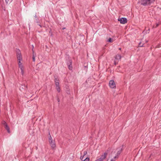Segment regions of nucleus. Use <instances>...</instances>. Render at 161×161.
<instances>
[{
  "label": "nucleus",
  "instance_id": "obj_2",
  "mask_svg": "<svg viewBox=\"0 0 161 161\" xmlns=\"http://www.w3.org/2000/svg\"><path fill=\"white\" fill-rule=\"evenodd\" d=\"M66 63L68 65V69L70 70H72V62L70 58H69L67 60Z\"/></svg>",
  "mask_w": 161,
  "mask_h": 161
},
{
  "label": "nucleus",
  "instance_id": "obj_3",
  "mask_svg": "<svg viewBox=\"0 0 161 161\" xmlns=\"http://www.w3.org/2000/svg\"><path fill=\"white\" fill-rule=\"evenodd\" d=\"M107 154L108 153H105L103 154L101 156L100 158L96 159L95 161H103L105 158Z\"/></svg>",
  "mask_w": 161,
  "mask_h": 161
},
{
  "label": "nucleus",
  "instance_id": "obj_7",
  "mask_svg": "<svg viewBox=\"0 0 161 161\" xmlns=\"http://www.w3.org/2000/svg\"><path fill=\"white\" fill-rule=\"evenodd\" d=\"M27 89V85H25L22 84L19 87V89L21 91H22L23 90H26Z\"/></svg>",
  "mask_w": 161,
  "mask_h": 161
},
{
  "label": "nucleus",
  "instance_id": "obj_23",
  "mask_svg": "<svg viewBox=\"0 0 161 161\" xmlns=\"http://www.w3.org/2000/svg\"><path fill=\"white\" fill-rule=\"evenodd\" d=\"M108 41L109 42H112V39L111 38H109Z\"/></svg>",
  "mask_w": 161,
  "mask_h": 161
},
{
  "label": "nucleus",
  "instance_id": "obj_21",
  "mask_svg": "<svg viewBox=\"0 0 161 161\" xmlns=\"http://www.w3.org/2000/svg\"><path fill=\"white\" fill-rule=\"evenodd\" d=\"M12 0H5V2L6 3H8L9 2H11Z\"/></svg>",
  "mask_w": 161,
  "mask_h": 161
},
{
  "label": "nucleus",
  "instance_id": "obj_32",
  "mask_svg": "<svg viewBox=\"0 0 161 161\" xmlns=\"http://www.w3.org/2000/svg\"><path fill=\"white\" fill-rule=\"evenodd\" d=\"M119 50H120L121 49V48H119Z\"/></svg>",
  "mask_w": 161,
  "mask_h": 161
},
{
  "label": "nucleus",
  "instance_id": "obj_33",
  "mask_svg": "<svg viewBox=\"0 0 161 161\" xmlns=\"http://www.w3.org/2000/svg\"><path fill=\"white\" fill-rule=\"evenodd\" d=\"M35 18H36V17H36V15H35Z\"/></svg>",
  "mask_w": 161,
  "mask_h": 161
},
{
  "label": "nucleus",
  "instance_id": "obj_25",
  "mask_svg": "<svg viewBox=\"0 0 161 161\" xmlns=\"http://www.w3.org/2000/svg\"><path fill=\"white\" fill-rule=\"evenodd\" d=\"M84 157V155H83V156H81L80 157V159L81 160H83V157Z\"/></svg>",
  "mask_w": 161,
  "mask_h": 161
},
{
  "label": "nucleus",
  "instance_id": "obj_28",
  "mask_svg": "<svg viewBox=\"0 0 161 161\" xmlns=\"http://www.w3.org/2000/svg\"><path fill=\"white\" fill-rule=\"evenodd\" d=\"M86 153H87V152H86V151H84V156L85 155H86Z\"/></svg>",
  "mask_w": 161,
  "mask_h": 161
},
{
  "label": "nucleus",
  "instance_id": "obj_14",
  "mask_svg": "<svg viewBox=\"0 0 161 161\" xmlns=\"http://www.w3.org/2000/svg\"><path fill=\"white\" fill-rule=\"evenodd\" d=\"M16 55H19V54H21V53L20 50L18 49H16Z\"/></svg>",
  "mask_w": 161,
  "mask_h": 161
},
{
  "label": "nucleus",
  "instance_id": "obj_29",
  "mask_svg": "<svg viewBox=\"0 0 161 161\" xmlns=\"http://www.w3.org/2000/svg\"><path fill=\"white\" fill-rule=\"evenodd\" d=\"M115 160L114 158L111 160L110 161H115Z\"/></svg>",
  "mask_w": 161,
  "mask_h": 161
},
{
  "label": "nucleus",
  "instance_id": "obj_17",
  "mask_svg": "<svg viewBox=\"0 0 161 161\" xmlns=\"http://www.w3.org/2000/svg\"><path fill=\"white\" fill-rule=\"evenodd\" d=\"M143 45H144V43H142V42H141L139 43V47H142L143 46Z\"/></svg>",
  "mask_w": 161,
  "mask_h": 161
},
{
  "label": "nucleus",
  "instance_id": "obj_31",
  "mask_svg": "<svg viewBox=\"0 0 161 161\" xmlns=\"http://www.w3.org/2000/svg\"><path fill=\"white\" fill-rule=\"evenodd\" d=\"M65 27H64V28H62V29L63 30H64V29H65Z\"/></svg>",
  "mask_w": 161,
  "mask_h": 161
},
{
  "label": "nucleus",
  "instance_id": "obj_36",
  "mask_svg": "<svg viewBox=\"0 0 161 161\" xmlns=\"http://www.w3.org/2000/svg\"><path fill=\"white\" fill-rule=\"evenodd\" d=\"M107 161H108V159L107 160Z\"/></svg>",
  "mask_w": 161,
  "mask_h": 161
},
{
  "label": "nucleus",
  "instance_id": "obj_10",
  "mask_svg": "<svg viewBox=\"0 0 161 161\" xmlns=\"http://www.w3.org/2000/svg\"><path fill=\"white\" fill-rule=\"evenodd\" d=\"M17 57L18 60H22V56L21 54L17 55Z\"/></svg>",
  "mask_w": 161,
  "mask_h": 161
},
{
  "label": "nucleus",
  "instance_id": "obj_11",
  "mask_svg": "<svg viewBox=\"0 0 161 161\" xmlns=\"http://www.w3.org/2000/svg\"><path fill=\"white\" fill-rule=\"evenodd\" d=\"M21 60H18V64L19 65V67L20 69L23 68V66L22 63L21 62Z\"/></svg>",
  "mask_w": 161,
  "mask_h": 161
},
{
  "label": "nucleus",
  "instance_id": "obj_9",
  "mask_svg": "<svg viewBox=\"0 0 161 161\" xmlns=\"http://www.w3.org/2000/svg\"><path fill=\"white\" fill-rule=\"evenodd\" d=\"M121 55L119 54H117L114 57L115 59L118 60V61L121 59Z\"/></svg>",
  "mask_w": 161,
  "mask_h": 161
},
{
  "label": "nucleus",
  "instance_id": "obj_6",
  "mask_svg": "<svg viewBox=\"0 0 161 161\" xmlns=\"http://www.w3.org/2000/svg\"><path fill=\"white\" fill-rule=\"evenodd\" d=\"M3 124L4 125L5 128V129L7 130L8 132V133H10V130L9 128V127L8 126L7 124L6 123L5 121H3Z\"/></svg>",
  "mask_w": 161,
  "mask_h": 161
},
{
  "label": "nucleus",
  "instance_id": "obj_20",
  "mask_svg": "<svg viewBox=\"0 0 161 161\" xmlns=\"http://www.w3.org/2000/svg\"><path fill=\"white\" fill-rule=\"evenodd\" d=\"M55 84L56 86V87L59 86V82H55Z\"/></svg>",
  "mask_w": 161,
  "mask_h": 161
},
{
  "label": "nucleus",
  "instance_id": "obj_1",
  "mask_svg": "<svg viewBox=\"0 0 161 161\" xmlns=\"http://www.w3.org/2000/svg\"><path fill=\"white\" fill-rule=\"evenodd\" d=\"M155 0H141V4L144 6H147L150 5L153 3Z\"/></svg>",
  "mask_w": 161,
  "mask_h": 161
},
{
  "label": "nucleus",
  "instance_id": "obj_18",
  "mask_svg": "<svg viewBox=\"0 0 161 161\" xmlns=\"http://www.w3.org/2000/svg\"><path fill=\"white\" fill-rule=\"evenodd\" d=\"M59 79L57 78H56L55 79H54V81L55 82H59Z\"/></svg>",
  "mask_w": 161,
  "mask_h": 161
},
{
  "label": "nucleus",
  "instance_id": "obj_13",
  "mask_svg": "<svg viewBox=\"0 0 161 161\" xmlns=\"http://www.w3.org/2000/svg\"><path fill=\"white\" fill-rule=\"evenodd\" d=\"M32 47H33V49H32V51H33V57H32V59H33V61L35 62V56L34 55V51H33V48H34V47H33V46H32Z\"/></svg>",
  "mask_w": 161,
  "mask_h": 161
},
{
  "label": "nucleus",
  "instance_id": "obj_35",
  "mask_svg": "<svg viewBox=\"0 0 161 161\" xmlns=\"http://www.w3.org/2000/svg\"><path fill=\"white\" fill-rule=\"evenodd\" d=\"M39 25L41 27V26L40 25Z\"/></svg>",
  "mask_w": 161,
  "mask_h": 161
},
{
  "label": "nucleus",
  "instance_id": "obj_19",
  "mask_svg": "<svg viewBox=\"0 0 161 161\" xmlns=\"http://www.w3.org/2000/svg\"><path fill=\"white\" fill-rule=\"evenodd\" d=\"M90 159L89 158H86L83 161H89Z\"/></svg>",
  "mask_w": 161,
  "mask_h": 161
},
{
  "label": "nucleus",
  "instance_id": "obj_8",
  "mask_svg": "<svg viewBox=\"0 0 161 161\" xmlns=\"http://www.w3.org/2000/svg\"><path fill=\"white\" fill-rule=\"evenodd\" d=\"M49 142L52 148L53 149H54L56 147V144L54 141H50Z\"/></svg>",
  "mask_w": 161,
  "mask_h": 161
},
{
  "label": "nucleus",
  "instance_id": "obj_16",
  "mask_svg": "<svg viewBox=\"0 0 161 161\" xmlns=\"http://www.w3.org/2000/svg\"><path fill=\"white\" fill-rule=\"evenodd\" d=\"M56 89L58 92H59L60 91V87L59 86L56 87Z\"/></svg>",
  "mask_w": 161,
  "mask_h": 161
},
{
  "label": "nucleus",
  "instance_id": "obj_26",
  "mask_svg": "<svg viewBox=\"0 0 161 161\" xmlns=\"http://www.w3.org/2000/svg\"><path fill=\"white\" fill-rule=\"evenodd\" d=\"M159 25V24L157 23L156 24V26L155 27L156 28V27H158V25Z\"/></svg>",
  "mask_w": 161,
  "mask_h": 161
},
{
  "label": "nucleus",
  "instance_id": "obj_15",
  "mask_svg": "<svg viewBox=\"0 0 161 161\" xmlns=\"http://www.w3.org/2000/svg\"><path fill=\"white\" fill-rule=\"evenodd\" d=\"M49 134L50 136L48 137V139H49V142L50 141H53V140H52V138L50 135V132L49 133Z\"/></svg>",
  "mask_w": 161,
  "mask_h": 161
},
{
  "label": "nucleus",
  "instance_id": "obj_24",
  "mask_svg": "<svg viewBox=\"0 0 161 161\" xmlns=\"http://www.w3.org/2000/svg\"><path fill=\"white\" fill-rule=\"evenodd\" d=\"M118 157L119 156H117V155L116 154V156L114 157V158L115 159V158H118Z\"/></svg>",
  "mask_w": 161,
  "mask_h": 161
},
{
  "label": "nucleus",
  "instance_id": "obj_5",
  "mask_svg": "<svg viewBox=\"0 0 161 161\" xmlns=\"http://www.w3.org/2000/svg\"><path fill=\"white\" fill-rule=\"evenodd\" d=\"M118 21H119L121 24H125L127 22V19L125 18H119L118 19Z\"/></svg>",
  "mask_w": 161,
  "mask_h": 161
},
{
  "label": "nucleus",
  "instance_id": "obj_34",
  "mask_svg": "<svg viewBox=\"0 0 161 161\" xmlns=\"http://www.w3.org/2000/svg\"><path fill=\"white\" fill-rule=\"evenodd\" d=\"M103 52L104 53V52H105V50H103Z\"/></svg>",
  "mask_w": 161,
  "mask_h": 161
},
{
  "label": "nucleus",
  "instance_id": "obj_27",
  "mask_svg": "<svg viewBox=\"0 0 161 161\" xmlns=\"http://www.w3.org/2000/svg\"><path fill=\"white\" fill-rule=\"evenodd\" d=\"M118 62H116V61H114V64L115 65H116L117 64H118Z\"/></svg>",
  "mask_w": 161,
  "mask_h": 161
},
{
  "label": "nucleus",
  "instance_id": "obj_22",
  "mask_svg": "<svg viewBox=\"0 0 161 161\" xmlns=\"http://www.w3.org/2000/svg\"><path fill=\"white\" fill-rule=\"evenodd\" d=\"M21 71V73L22 75H23L24 74V71L23 70V68H22L21 69H20Z\"/></svg>",
  "mask_w": 161,
  "mask_h": 161
},
{
  "label": "nucleus",
  "instance_id": "obj_12",
  "mask_svg": "<svg viewBox=\"0 0 161 161\" xmlns=\"http://www.w3.org/2000/svg\"><path fill=\"white\" fill-rule=\"evenodd\" d=\"M122 151H123V148H122V147L121 148H120V149L117 152V154H116L117 155L119 156L120 154V153H121Z\"/></svg>",
  "mask_w": 161,
  "mask_h": 161
},
{
  "label": "nucleus",
  "instance_id": "obj_30",
  "mask_svg": "<svg viewBox=\"0 0 161 161\" xmlns=\"http://www.w3.org/2000/svg\"><path fill=\"white\" fill-rule=\"evenodd\" d=\"M57 100H58V102H59L60 101V100H59V98H58Z\"/></svg>",
  "mask_w": 161,
  "mask_h": 161
},
{
  "label": "nucleus",
  "instance_id": "obj_4",
  "mask_svg": "<svg viewBox=\"0 0 161 161\" xmlns=\"http://www.w3.org/2000/svg\"><path fill=\"white\" fill-rule=\"evenodd\" d=\"M109 86L112 88L116 87V85L114 81L113 80H110L109 83Z\"/></svg>",
  "mask_w": 161,
  "mask_h": 161
}]
</instances>
